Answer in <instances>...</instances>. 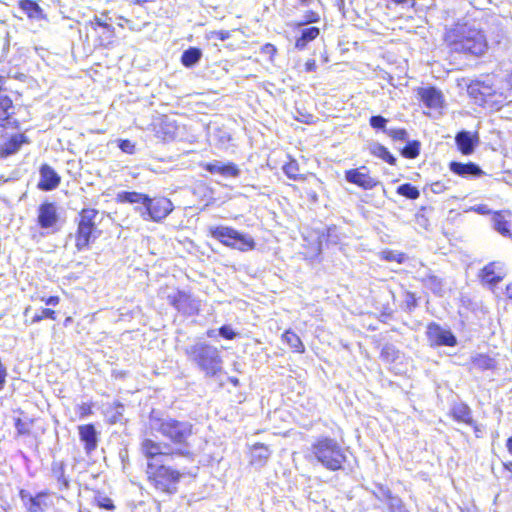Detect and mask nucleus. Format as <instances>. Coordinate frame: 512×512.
Segmentation results:
<instances>
[{"label": "nucleus", "mask_w": 512, "mask_h": 512, "mask_svg": "<svg viewBox=\"0 0 512 512\" xmlns=\"http://www.w3.org/2000/svg\"><path fill=\"white\" fill-rule=\"evenodd\" d=\"M155 430L168 442L145 437L140 442V453L145 459V479L160 496H173L182 483L191 476L190 470L175 462L177 459L193 462L192 441L195 427L189 421L173 417L157 418Z\"/></svg>", "instance_id": "f257e3e1"}, {"label": "nucleus", "mask_w": 512, "mask_h": 512, "mask_svg": "<svg viewBox=\"0 0 512 512\" xmlns=\"http://www.w3.org/2000/svg\"><path fill=\"white\" fill-rule=\"evenodd\" d=\"M450 54H463L468 57H481L488 50L485 33L467 23H456L447 29L443 37Z\"/></svg>", "instance_id": "f03ea898"}, {"label": "nucleus", "mask_w": 512, "mask_h": 512, "mask_svg": "<svg viewBox=\"0 0 512 512\" xmlns=\"http://www.w3.org/2000/svg\"><path fill=\"white\" fill-rule=\"evenodd\" d=\"M306 458L309 461L321 464L332 472L342 470L347 461L343 448L336 440L328 436L316 438L311 444Z\"/></svg>", "instance_id": "7ed1b4c3"}, {"label": "nucleus", "mask_w": 512, "mask_h": 512, "mask_svg": "<svg viewBox=\"0 0 512 512\" xmlns=\"http://www.w3.org/2000/svg\"><path fill=\"white\" fill-rule=\"evenodd\" d=\"M188 359L194 363L205 376L214 377L222 371V357L215 346L207 342H197L185 349Z\"/></svg>", "instance_id": "20e7f679"}, {"label": "nucleus", "mask_w": 512, "mask_h": 512, "mask_svg": "<svg viewBox=\"0 0 512 512\" xmlns=\"http://www.w3.org/2000/svg\"><path fill=\"white\" fill-rule=\"evenodd\" d=\"M99 211L96 208H82L75 219L74 245L78 251L90 248L91 244L100 236L97 218Z\"/></svg>", "instance_id": "39448f33"}, {"label": "nucleus", "mask_w": 512, "mask_h": 512, "mask_svg": "<svg viewBox=\"0 0 512 512\" xmlns=\"http://www.w3.org/2000/svg\"><path fill=\"white\" fill-rule=\"evenodd\" d=\"M468 93L480 106L500 110L508 104L505 91L497 89L494 83L476 80L469 84Z\"/></svg>", "instance_id": "423d86ee"}, {"label": "nucleus", "mask_w": 512, "mask_h": 512, "mask_svg": "<svg viewBox=\"0 0 512 512\" xmlns=\"http://www.w3.org/2000/svg\"><path fill=\"white\" fill-rule=\"evenodd\" d=\"M143 205L145 211L141 213L142 218L155 223L162 222L174 210L172 201L168 197L161 195L154 197L146 195Z\"/></svg>", "instance_id": "0eeeda50"}, {"label": "nucleus", "mask_w": 512, "mask_h": 512, "mask_svg": "<svg viewBox=\"0 0 512 512\" xmlns=\"http://www.w3.org/2000/svg\"><path fill=\"white\" fill-rule=\"evenodd\" d=\"M167 299L168 303L184 316H195L200 312V301L188 291L177 289Z\"/></svg>", "instance_id": "6e6552de"}, {"label": "nucleus", "mask_w": 512, "mask_h": 512, "mask_svg": "<svg viewBox=\"0 0 512 512\" xmlns=\"http://www.w3.org/2000/svg\"><path fill=\"white\" fill-rule=\"evenodd\" d=\"M18 495L26 512H46L52 505L50 491L48 490H42L35 494H31L25 489H20Z\"/></svg>", "instance_id": "1a4fd4ad"}, {"label": "nucleus", "mask_w": 512, "mask_h": 512, "mask_svg": "<svg viewBox=\"0 0 512 512\" xmlns=\"http://www.w3.org/2000/svg\"><path fill=\"white\" fill-rule=\"evenodd\" d=\"M507 276L505 264L501 261H491L484 265L478 272L479 281L483 286L495 288Z\"/></svg>", "instance_id": "9d476101"}, {"label": "nucleus", "mask_w": 512, "mask_h": 512, "mask_svg": "<svg viewBox=\"0 0 512 512\" xmlns=\"http://www.w3.org/2000/svg\"><path fill=\"white\" fill-rule=\"evenodd\" d=\"M426 336L432 346L454 347L457 344L454 334L450 330L442 328L436 322L428 323Z\"/></svg>", "instance_id": "9b49d317"}, {"label": "nucleus", "mask_w": 512, "mask_h": 512, "mask_svg": "<svg viewBox=\"0 0 512 512\" xmlns=\"http://www.w3.org/2000/svg\"><path fill=\"white\" fill-rule=\"evenodd\" d=\"M20 122L16 118V107L9 95L0 97V128L18 129Z\"/></svg>", "instance_id": "f8f14e48"}, {"label": "nucleus", "mask_w": 512, "mask_h": 512, "mask_svg": "<svg viewBox=\"0 0 512 512\" xmlns=\"http://www.w3.org/2000/svg\"><path fill=\"white\" fill-rule=\"evenodd\" d=\"M346 180L364 190H371L378 185V180L372 177L366 166L352 168L345 172Z\"/></svg>", "instance_id": "ddd939ff"}, {"label": "nucleus", "mask_w": 512, "mask_h": 512, "mask_svg": "<svg viewBox=\"0 0 512 512\" xmlns=\"http://www.w3.org/2000/svg\"><path fill=\"white\" fill-rule=\"evenodd\" d=\"M40 179L37 188L41 191H52L61 183V176L47 163L41 164L39 168Z\"/></svg>", "instance_id": "4468645a"}, {"label": "nucleus", "mask_w": 512, "mask_h": 512, "mask_svg": "<svg viewBox=\"0 0 512 512\" xmlns=\"http://www.w3.org/2000/svg\"><path fill=\"white\" fill-rule=\"evenodd\" d=\"M58 222L57 209L52 202H43L38 207L37 224L42 229H49Z\"/></svg>", "instance_id": "2eb2a0df"}, {"label": "nucleus", "mask_w": 512, "mask_h": 512, "mask_svg": "<svg viewBox=\"0 0 512 512\" xmlns=\"http://www.w3.org/2000/svg\"><path fill=\"white\" fill-rule=\"evenodd\" d=\"M29 139L24 133L13 134L0 142V158L5 159L20 150L22 145L28 144Z\"/></svg>", "instance_id": "dca6fc26"}, {"label": "nucleus", "mask_w": 512, "mask_h": 512, "mask_svg": "<svg viewBox=\"0 0 512 512\" xmlns=\"http://www.w3.org/2000/svg\"><path fill=\"white\" fill-rule=\"evenodd\" d=\"M455 144L462 155H471L479 144L478 134L476 132L471 133L465 130L459 131L455 136Z\"/></svg>", "instance_id": "f3484780"}, {"label": "nucleus", "mask_w": 512, "mask_h": 512, "mask_svg": "<svg viewBox=\"0 0 512 512\" xmlns=\"http://www.w3.org/2000/svg\"><path fill=\"white\" fill-rule=\"evenodd\" d=\"M209 235L226 247L232 248L239 237V231L229 226H212L208 229Z\"/></svg>", "instance_id": "a211bd4d"}, {"label": "nucleus", "mask_w": 512, "mask_h": 512, "mask_svg": "<svg viewBox=\"0 0 512 512\" xmlns=\"http://www.w3.org/2000/svg\"><path fill=\"white\" fill-rule=\"evenodd\" d=\"M77 430L86 453L93 452L98 446V434L95 425L93 423L82 424L77 427Z\"/></svg>", "instance_id": "6ab92c4d"}, {"label": "nucleus", "mask_w": 512, "mask_h": 512, "mask_svg": "<svg viewBox=\"0 0 512 512\" xmlns=\"http://www.w3.org/2000/svg\"><path fill=\"white\" fill-rule=\"evenodd\" d=\"M201 167L211 174H220L225 177H238L240 175V169L233 162L222 164L219 161H213L201 164Z\"/></svg>", "instance_id": "aec40b11"}, {"label": "nucleus", "mask_w": 512, "mask_h": 512, "mask_svg": "<svg viewBox=\"0 0 512 512\" xmlns=\"http://www.w3.org/2000/svg\"><path fill=\"white\" fill-rule=\"evenodd\" d=\"M270 456L271 451L267 445L255 443L251 446L249 451V464L257 468H262L267 464Z\"/></svg>", "instance_id": "412c9836"}, {"label": "nucleus", "mask_w": 512, "mask_h": 512, "mask_svg": "<svg viewBox=\"0 0 512 512\" xmlns=\"http://www.w3.org/2000/svg\"><path fill=\"white\" fill-rule=\"evenodd\" d=\"M449 169L452 173L460 177H481L484 174L483 170L479 167V165H477L474 162L462 163L457 161H451L449 163Z\"/></svg>", "instance_id": "4be33fe9"}, {"label": "nucleus", "mask_w": 512, "mask_h": 512, "mask_svg": "<svg viewBox=\"0 0 512 512\" xmlns=\"http://www.w3.org/2000/svg\"><path fill=\"white\" fill-rule=\"evenodd\" d=\"M320 33V28L316 26H309L303 28L300 31V34L295 38V49L299 51L305 50L311 42H313L320 36Z\"/></svg>", "instance_id": "5701e85b"}, {"label": "nucleus", "mask_w": 512, "mask_h": 512, "mask_svg": "<svg viewBox=\"0 0 512 512\" xmlns=\"http://www.w3.org/2000/svg\"><path fill=\"white\" fill-rule=\"evenodd\" d=\"M449 416L457 423L472 424L473 412L464 402L455 403L450 409Z\"/></svg>", "instance_id": "b1692460"}, {"label": "nucleus", "mask_w": 512, "mask_h": 512, "mask_svg": "<svg viewBox=\"0 0 512 512\" xmlns=\"http://www.w3.org/2000/svg\"><path fill=\"white\" fill-rule=\"evenodd\" d=\"M419 96L428 108H440L444 102L442 93L434 87L420 89Z\"/></svg>", "instance_id": "393cba45"}, {"label": "nucleus", "mask_w": 512, "mask_h": 512, "mask_svg": "<svg viewBox=\"0 0 512 512\" xmlns=\"http://www.w3.org/2000/svg\"><path fill=\"white\" fill-rule=\"evenodd\" d=\"M281 340L293 353L303 354L306 351L305 345L299 335L291 329H287L282 333Z\"/></svg>", "instance_id": "a878e982"}, {"label": "nucleus", "mask_w": 512, "mask_h": 512, "mask_svg": "<svg viewBox=\"0 0 512 512\" xmlns=\"http://www.w3.org/2000/svg\"><path fill=\"white\" fill-rule=\"evenodd\" d=\"M18 6L29 19L44 18L43 9L34 0H19Z\"/></svg>", "instance_id": "bb28decb"}, {"label": "nucleus", "mask_w": 512, "mask_h": 512, "mask_svg": "<svg viewBox=\"0 0 512 512\" xmlns=\"http://www.w3.org/2000/svg\"><path fill=\"white\" fill-rule=\"evenodd\" d=\"M470 365L479 371L494 370L496 361L487 354H477L471 358Z\"/></svg>", "instance_id": "cd10ccee"}, {"label": "nucleus", "mask_w": 512, "mask_h": 512, "mask_svg": "<svg viewBox=\"0 0 512 512\" xmlns=\"http://www.w3.org/2000/svg\"><path fill=\"white\" fill-rule=\"evenodd\" d=\"M51 471L55 477L60 490H68L70 488V480L65 475V464L63 462H54Z\"/></svg>", "instance_id": "c85d7f7f"}, {"label": "nucleus", "mask_w": 512, "mask_h": 512, "mask_svg": "<svg viewBox=\"0 0 512 512\" xmlns=\"http://www.w3.org/2000/svg\"><path fill=\"white\" fill-rule=\"evenodd\" d=\"M146 195L144 193L136 192V191H122L116 195V202L119 204H144L146 200Z\"/></svg>", "instance_id": "c756f323"}, {"label": "nucleus", "mask_w": 512, "mask_h": 512, "mask_svg": "<svg viewBox=\"0 0 512 512\" xmlns=\"http://www.w3.org/2000/svg\"><path fill=\"white\" fill-rule=\"evenodd\" d=\"M201 57L202 51L200 48L189 47L182 53L180 61L184 67L190 68L197 64Z\"/></svg>", "instance_id": "7c9ffc66"}, {"label": "nucleus", "mask_w": 512, "mask_h": 512, "mask_svg": "<svg viewBox=\"0 0 512 512\" xmlns=\"http://www.w3.org/2000/svg\"><path fill=\"white\" fill-rule=\"evenodd\" d=\"M284 174L292 180L305 181L307 176L299 173V164L296 159L289 158V160L282 167Z\"/></svg>", "instance_id": "2f4dec72"}, {"label": "nucleus", "mask_w": 512, "mask_h": 512, "mask_svg": "<svg viewBox=\"0 0 512 512\" xmlns=\"http://www.w3.org/2000/svg\"><path fill=\"white\" fill-rule=\"evenodd\" d=\"M420 282L429 288L434 294L441 296L443 293V281L437 275L429 273L420 279Z\"/></svg>", "instance_id": "473e14b6"}, {"label": "nucleus", "mask_w": 512, "mask_h": 512, "mask_svg": "<svg viewBox=\"0 0 512 512\" xmlns=\"http://www.w3.org/2000/svg\"><path fill=\"white\" fill-rule=\"evenodd\" d=\"M384 498L387 501L389 512H410L406 509L402 499L396 495H393L390 490H387L384 493Z\"/></svg>", "instance_id": "72a5a7b5"}, {"label": "nucleus", "mask_w": 512, "mask_h": 512, "mask_svg": "<svg viewBox=\"0 0 512 512\" xmlns=\"http://www.w3.org/2000/svg\"><path fill=\"white\" fill-rule=\"evenodd\" d=\"M234 245L232 249L247 252L255 249L256 242L251 236L239 232V237L236 239Z\"/></svg>", "instance_id": "f704fd0d"}, {"label": "nucleus", "mask_w": 512, "mask_h": 512, "mask_svg": "<svg viewBox=\"0 0 512 512\" xmlns=\"http://www.w3.org/2000/svg\"><path fill=\"white\" fill-rule=\"evenodd\" d=\"M494 228L501 235L512 238L510 222L500 212H497L494 216Z\"/></svg>", "instance_id": "c9c22d12"}, {"label": "nucleus", "mask_w": 512, "mask_h": 512, "mask_svg": "<svg viewBox=\"0 0 512 512\" xmlns=\"http://www.w3.org/2000/svg\"><path fill=\"white\" fill-rule=\"evenodd\" d=\"M372 155L382 159L386 163L394 166L396 165V158L394 155L391 154V152L383 145L377 144L375 145L371 150Z\"/></svg>", "instance_id": "e433bc0d"}, {"label": "nucleus", "mask_w": 512, "mask_h": 512, "mask_svg": "<svg viewBox=\"0 0 512 512\" xmlns=\"http://www.w3.org/2000/svg\"><path fill=\"white\" fill-rule=\"evenodd\" d=\"M396 193L410 200H416L420 196L419 189L411 183H404L397 187Z\"/></svg>", "instance_id": "4c0bfd02"}, {"label": "nucleus", "mask_w": 512, "mask_h": 512, "mask_svg": "<svg viewBox=\"0 0 512 512\" xmlns=\"http://www.w3.org/2000/svg\"><path fill=\"white\" fill-rule=\"evenodd\" d=\"M420 147V141H408L407 144L401 149V155L406 159H415L420 154Z\"/></svg>", "instance_id": "58836bf2"}, {"label": "nucleus", "mask_w": 512, "mask_h": 512, "mask_svg": "<svg viewBox=\"0 0 512 512\" xmlns=\"http://www.w3.org/2000/svg\"><path fill=\"white\" fill-rule=\"evenodd\" d=\"M34 423V419L23 420L21 418L14 419V426L16 428L17 436H30L31 426Z\"/></svg>", "instance_id": "ea45409f"}, {"label": "nucleus", "mask_w": 512, "mask_h": 512, "mask_svg": "<svg viewBox=\"0 0 512 512\" xmlns=\"http://www.w3.org/2000/svg\"><path fill=\"white\" fill-rule=\"evenodd\" d=\"M93 403L92 402H82L75 407V412L77 417L71 418V421H75L76 419H85L93 414Z\"/></svg>", "instance_id": "a19ab883"}, {"label": "nucleus", "mask_w": 512, "mask_h": 512, "mask_svg": "<svg viewBox=\"0 0 512 512\" xmlns=\"http://www.w3.org/2000/svg\"><path fill=\"white\" fill-rule=\"evenodd\" d=\"M399 355L397 348L391 344H386L380 351V358L388 363H393Z\"/></svg>", "instance_id": "79ce46f5"}, {"label": "nucleus", "mask_w": 512, "mask_h": 512, "mask_svg": "<svg viewBox=\"0 0 512 512\" xmlns=\"http://www.w3.org/2000/svg\"><path fill=\"white\" fill-rule=\"evenodd\" d=\"M320 21V14L314 10H307L303 15V20L294 23V28H300L305 25L317 23Z\"/></svg>", "instance_id": "37998d69"}, {"label": "nucleus", "mask_w": 512, "mask_h": 512, "mask_svg": "<svg viewBox=\"0 0 512 512\" xmlns=\"http://www.w3.org/2000/svg\"><path fill=\"white\" fill-rule=\"evenodd\" d=\"M44 319L56 320V311L51 308H43L40 313H37L32 317L30 324L38 323Z\"/></svg>", "instance_id": "c03bdc74"}, {"label": "nucleus", "mask_w": 512, "mask_h": 512, "mask_svg": "<svg viewBox=\"0 0 512 512\" xmlns=\"http://www.w3.org/2000/svg\"><path fill=\"white\" fill-rule=\"evenodd\" d=\"M102 29H103L104 33L106 34V40L104 41L103 39L100 38L99 45L102 47H108L113 42V38L115 36V28L111 24H108L105 22L102 25Z\"/></svg>", "instance_id": "a18cd8bd"}, {"label": "nucleus", "mask_w": 512, "mask_h": 512, "mask_svg": "<svg viewBox=\"0 0 512 512\" xmlns=\"http://www.w3.org/2000/svg\"><path fill=\"white\" fill-rule=\"evenodd\" d=\"M95 505L101 509L105 510H113L115 509V505L112 499L106 495L98 494L94 499Z\"/></svg>", "instance_id": "49530a36"}, {"label": "nucleus", "mask_w": 512, "mask_h": 512, "mask_svg": "<svg viewBox=\"0 0 512 512\" xmlns=\"http://www.w3.org/2000/svg\"><path fill=\"white\" fill-rule=\"evenodd\" d=\"M404 304L407 310H414L418 306V299L416 297V294L411 291H405Z\"/></svg>", "instance_id": "de8ad7c7"}, {"label": "nucleus", "mask_w": 512, "mask_h": 512, "mask_svg": "<svg viewBox=\"0 0 512 512\" xmlns=\"http://www.w3.org/2000/svg\"><path fill=\"white\" fill-rule=\"evenodd\" d=\"M387 134L394 141H405L408 138V133L405 128L390 129Z\"/></svg>", "instance_id": "09e8293b"}, {"label": "nucleus", "mask_w": 512, "mask_h": 512, "mask_svg": "<svg viewBox=\"0 0 512 512\" xmlns=\"http://www.w3.org/2000/svg\"><path fill=\"white\" fill-rule=\"evenodd\" d=\"M369 124L374 129L385 130L387 119L381 115H374L370 117Z\"/></svg>", "instance_id": "8fccbe9b"}, {"label": "nucleus", "mask_w": 512, "mask_h": 512, "mask_svg": "<svg viewBox=\"0 0 512 512\" xmlns=\"http://www.w3.org/2000/svg\"><path fill=\"white\" fill-rule=\"evenodd\" d=\"M120 150L127 154L135 153V144L128 139H122L118 143Z\"/></svg>", "instance_id": "3c124183"}, {"label": "nucleus", "mask_w": 512, "mask_h": 512, "mask_svg": "<svg viewBox=\"0 0 512 512\" xmlns=\"http://www.w3.org/2000/svg\"><path fill=\"white\" fill-rule=\"evenodd\" d=\"M218 332L226 340H233L237 336V333L228 325L221 326Z\"/></svg>", "instance_id": "603ef678"}, {"label": "nucleus", "mask_w": 512, "mask_h": 512, "mask_svg": "<svg viewBox=\"0 0 512 512\" xmlns=\"http://www.w3.org/2000/svg\"><path fill=\"white\" fill-rule=\"evenodd\" d=\"M210 37L225 41L231 37V33L228 30H215L210 32Z\"/></svg>", "instance_id": "864d4df0"}, {"label": "nucleus", "mask_w": 512, "mask_h": 512, "mask_svg": "<svg viewBox=\"0 0 512 512\" xmlns=\"http://www.w3.org/2000/svg\"><path fill=\"white\" fill-rule=\"evenodd\" d=\"M430 187H431V191L433 193H437V194L444 193L445 191L448 190V186L445 183H443L442 181L432 182Z\"/></svg>", "instance_id": "5fc2aeb1"}, {"label": "nucleus", "mask_w": 512, "mask_h": 512, "mask_svg": "<svg viewBox=\"0 0 512 512\" xmlns=\"http://www.w3.org/2000/svg\"><path fill=\"white\" fill-rule=\"evenodd\" d=\"M261 52L273 58L277 54V48L272 43H266L261 47Z\"/></svg>", "instance_id": "6e6d98bb"}, {"label": "nucleus", "mask_w": 512, "mask_h": 512, "mask_svg": "<svg viewBox=\"0 0 512 512\" xmlns=\"http://www.w3.org/2000/svg\"><path fill=\"white\" fill-rule=\"evenodd\" d=\"M41 301L44 302L46 305L56 306L60 302V297L57 295H52L49 297H42Z\"/></svg>", "instance_id": "4d7b16f0"}, {"label": "nucleus", "mask_w": 512, "mask_h": 512, "mask_svg": "<svg viewBox=\"0 0 512 512\" xmlns=\"http://www.w3.org/2000/svg\"><path fill=\"white\" fill-rule=\"evenodd\" d=\"M104 23H105V22H104L101 18H99V17L95 16V17L90 21V26H91V28H92L94 31H97V30H98V28H102V25H103Z\"/></svg>", "instance_id": "13d9d810"}, {"label": "nucleus", "mask_w": 512, "mask_h": 512, "mask_svg": "<svg viewBox=\"0 0 512 512\" xmlns=\"http://www.w3.org/2000/svg\"><path fill=\"white\" fill-rule=\"evenodd\" d=\"M304 69L306 72H312L317 69V63L315 59H308L305 62Z\"/></svg>", "instance_id": "bf43d9fd"}, {"label": "nucleus", "mask_w": 512, "mask_h": 512, "mask_svg": "<svg viewBox=\"0 0 512 512\" xmlns=\"http://www.w3.org/2000/svg\"><path fill=\"white\" fill-rule=\"evenodd\" d=\"M389 1L392 2L393 4H395L396 6H405V5L414 6L416 3V0H389Z\"/></svg>", "instance_id": "052dcab7"}, {"label": "nucleus", "mask_w": 512, "mask_h": 512, "mask_svg": "<svg viewBox=\"0 0 512 512\" xmlns=\"http://www.w3.org/2000/svg\"><path fill=\"white\" fill-rule=\"evenodd\" d=\"M5 85H6V77L3 75H0V97L8 95L6 93L7 89H6Z\"/></svg>", "instance_id": "680f3d73"}, {"label": "nucleus", "mask_w": 512, "mask_h": 512, "mask_svg": "<svg viewBox=\"0 0 512 512\" xmlns=\"http://www.w3.org/2000/svg\"><path fill=\"white\" fill-rule=\"evenodd\" d=\"M468 426L472 427L474 433L476 434V436L478 437L479 436V433L481 432V429H480V426L479 424L474 420V418H472V424H467Z\"/></svg>", "instance_id": "e2e57ef3"}, {"label": "nucleus", "mask_w": 512, "mask_h": 512, "mask_svg": "<svg viewBox=\"0 0 512 512\" xmlns=\"http://www.w3.org/2000/svg\"><path fill=\"white\" fill-rule=\"evenodd\" d=\"M503 466V469L507 472H509L512 476V460L511 461H507V462H504L502 464Z\"/></svg>", "instance_id": "0e129e2a"}, {"label": "nucleus", "mask_w": 512, "mask_h": 512, "mask_svg": "<svg viewBox=\"0 0 512 512\" xmlns=\"http://www.w3.org/2000/svg\"><path fill=\"white\" fill-rule=\"evenodd\" d=\"M506 448L508 453L512 456V435L509 436L506 440Z\"/></svg>", "instance_id": "69168bd1"}, {"label": "nucleus", "mask_w": 512, "mask_h": 512, "mask_svg": "<svg viewBox=\"0 0 512 512\" xmlns=\"http://www.w3.org/2000/svg\"><path fill=\"white\" fill-rule=\"evenodd\" d=\"M301 6H309L313 0H296Z\"/></svg>", "instance_id": "338daca9"}, {"label": "nucleus", "mask_w": 512, "mask_h": 512, "mask_svg": "<svg viewBox=\"0 0 512 512\" xmlns=\"http://www.w3.org/2000/svg\"><path fill=\"white\" fill-rule=\"evenodd\" d=\"M72 321H73L72 317H71V316H67V317L64 319V321H63V325H64V326H68V325H70V324L72 323Z\"/></svg>", "instance_id": "774afa93"}]
</instances>
